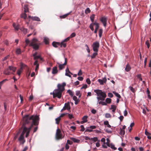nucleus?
<instances>
[{"mask_svg": "<svg viewBox=\"0 0 151 151\" xmlns=\"http://www.w3.org/2000/svg\"><path fill=\"white\" fill-rule=\"evenodd\" d=\"M39 119V116L37 115L30 116L28 115H27L23 117L22 121L23 123V130L19 139V140L21 143H24L25 141L24 135L25 134V136L26 137L28 136L33 125H37L38 124Z\"/></svg>", "mask_w": 151, "mask_h": 151, "instance_id": "obj_1", "label": "nucleus"}, {"mask_svg": "<svg viewBox=\"0 0 151 151\" xmlns=\"http://www.w3.org/2000/svg\"><path fill=\"white\" fill-rule=\"evenodd\" d=\"M94 92H95L98 96L97 98L99 101V100H104L106 96V93L100 90H95Z\"/></svg>", "mask_w": 151, "mask_h": 151, "instance_id": "obj_2", "label": "nucleus"}, {"mask_svg": "<svg viewBox=\"0 0 151 151\" xmlns=\"http://www.w3.org/2000/svg\"><path fill=\"white\" fill-rule=\"evenodd\" d=\"M39 45L38 40L35 38L31 40L29 44L30 46H32L35 50L38 49Z\"/></svg>", "mask_w": 151, "mask_h": 151, "instance_id": "obj_3", "label": "nucleus"}, {"mask_svg": "<svg viewBox=\"0 0 151 151\" xmlns=\"http://www.w3.org/2000/svg\"><path fill=\"white\" fill-rule=\"evenodd\" d=\"M64 137V135L63 134L60 130L58 129L56 130L55 138L56 140L62 139Z\"/></svg>", "mask_w": 151, "mask_h": 151, "instance_id": "obj_4", "label": "nucleus"}, {"mask_svg": "<svg viewBox=\"0 0 151 151\" xmlns=\"http://www.w3.org/2000/svg\"><path fill=\"white\" fill-rule=\"evenodd\" d=\"M62 92L60 91L59 89H57L55 90L52 93L54 98L57 97L58 98H60L61 97Z\"/></svg>", "mask_w": 151, "mask_h": 151, "instance_id": "obj_5", "label": "nucleus"}, {"mask_svg": "<svg viewBox=\"0 0 151 151\" xmlns=\"http://www.w3.org/2000/svg\"><path fill=\"white\" fill-rule=\"evenodd\" d=\"M94 25H95L96 27L94 32L95 33H96L97 31V30L98 29L99 27V24H98V23L96 22H95L94 23H92L90 24L89 26V27L90 28L91 30L93 31L94 30L93 26Z\"/></svg>", "mask_w": 151, "mask_h": 151, "instance_id": "obj_6", "label": "nucleus"}, {"mask_svg": "<svg viewBox=\"0 0 151 151\" xmlns=\"http://www.w3.org/2000/svg\"><path fill=\"white\" fill-rule=\"evenodd\" d=\"M65 62L63 64H61L62 63L61 62L60 63H57V64L58 65V67L59 70H61L65 68L64 65H65L67 63V58L64 57Z\"/></svg>", "mask_w": 151, "mask_h": 151, "instance_id": "obj_7", "label": "nucleus"}, {"mask_svg": "<svg viewBox=\"0 0 151 151\" xmlns=\"http://www.w3.org/2000/svg\"><path fill=\"white\" fill-rule=\"evenodd\" d=\"M99 46V43L98 42H94L92 45L93 50L95 52H97L98 51Z\"/></svg>", "mask_w": 151, "mask_h": 151, "instance_id": "obj_8", "label": "nucleus"}, {"mask_svg": "<svg viewBox=\"0 0 151 151\" xmlns=\"http://www.w3.org/2000/svg\"><path fill=\"white\" fill-rule=\"evenodd\" d=\"M66 85V83H63L62 84H58L57 87L58 89L60 91H63L64 90V86Z\"/></svg>", "mask_w": 151, "mask_h": 151, "instance_id": "obj_9", "label": "nucleus"}, {"mask_svg": "<svg viewBox=\"0 0 151 151\" xmlns=\"http://www.w3.org/2000/svg\"><path fill=\"white\" fill-rule=\"evenodd\" d=\"M100 20L103 24L104 26L105 27L106 24V18L105 17H102L100 18Z\"/></svg>", "mask_w": 151, "mask_h": 151, "instance_id": "obj_10", "label": "nucleus"}, {"mask_svg": "<svg viewBox=\"0 0 151 151\" xmlns=\"http://www.w3.org/2000/svg\"><path fill=\"white\" fill-rule=\"evenodd\" d=\"M98 81L100 85H104V83H106L107 79L106 77H104L102 79H99Z\"/></svg>", "mask_w": 151, "mask_h": 151, "instance_id": "obj_11", "label": "nucleus"}, {"mask_svg": "<svg viewBox=\"0 0 151 151\" xmlns=\"http://www.w3.org/2000/svg\"><path fill=\"white\" fill-rule=\"evenodd\" d=\"M28 19H32L33 20L37 21H40V18L37 17H31L30 16H29L28 17Z\"/></svg>", "mask_w": 151, "mask_h": 151, "instance_id": "obj_12", "label": "nucleus"}, {"mask_svg": "<svg viewBox=\"0 0 151 151\" xmlns=\"http://www.w3.org/2000/svg\"><path fill=\"white\" fill-rule=\"evenodd\" d=\"M70 74L73 75V74L69 71L68 68L67 67L65 69V75L71 78V76Z\"/></svg>", "mask_w": 151, "mask_h": 151, "instance_id": "obj_13", "label": "nucleus"}, {"mask_svg": "<svg viewBox=\"0 0 151 151\" xmlns=\"http://www.w3.org/2000/svg\"><path fill=\"white\" fill-rule=\"evenodd\" d=\"M10 71L9 68H6L5 69L3 73L4 74L7 75H8L11 74H13V73H11Z\"/></svg>", "mask_w": 151, "mask_h": 151, "instance_id": "obj_14", "label": "nucleus"}, {"mask_svg": "<svg viewBox=\"0 0 151 151\" xmlns=\"http://www.w3.org/2000/svg\"><path fill=\"white\" fill-rule=\"evenodd\" d=\"M37 52H35L33 55V56L34 57V59L36 60L38 58H40L41 60L42 59V58L40 57V55H37Z\"/></svg>", "mask_w": 151, "mask_h": 151, "instance_id": "obj_15", "label": "nucleus"}, {"mask_svg": "<svg viewBox=\"0 0 151 151\" xmlns=\"http://www.w3.org/2000/svg\"><path fill=\"white\" fill-rule=\"evenodd\" d=\"M64 107H65V109H67L68 110H70V106L69 102L65 103Z\"/></svg>", "mask_w": 151, "mask_h": 151, "instance_id": "obj_16", "label": "nucleus"}, {"mask_svg": "<svg viewBox=\"0 0 151 151\" xmlns=\"http://www.w3.org/2000/svg\"><path fill=\"white\" fill-rule=\"evenodd\" d=\"M116 107L115 105H111V107L110 109H112V111L113 114L115 113V111L116 110Z\"/></svg>", "mask_w": 151, "mask_h": 151, "instance_id": "obj_17", "label": "nucleus"}, {"mask_svg": "<svg viewBox=\"0 0 151 151\" xmlns=\"http://www.w3.org/2000/svg\"><path fill=\"white\" fill-rule=\"evenodd\" d=\"M87 118H88L87 116H84L82 118V119L83 120H82V121L81 122V123L83 124L84 123L87 122Z\"/></svg>", "mask_w": 151, "mask_h": 151, "instance_id": "obj_18", "label": "nucleus"}, {"mask_svg": "<svg viewBox=\"0 0 151 151\" xmlns=\"http://www.w3.org/2000/svg\"><path fill=\"white\" fill-rule=\"evenodd\" d=\"M58 70H57V67L55 66L52 68V73L53 74H56L58 72Z\"/></svg>", "mask_w": 151, "mask_h": 151, "instance_id": "obj_19", "label": "nucleus"}, {"mask_svg": "<svg viewBox=\"0 0 151 151\" xmlns=\"http://www.w3.org/2000/svg\"><path fill=\"white\" fill-rule=\"evenodd\" d=\"M13 26L14 28V29L15 30L17 31L19 29L18 25L15 23H14L13 24Z\"/></svg>", "mask_w": 151, "mask_h": 151, "instance_id": "obj_20", "label": "nucleus"}, {"mask_svg": "<svg viewBox=\"0 0 151 151\" xmlns=\"http://www.w3.org/2000/svg\"><path fill=\"white\" fill-rule=\"evenodd\" d=\"M9 68L10 70L12 71L13 72H15L16 70V68L13 66H9Z\"/></svg>", "mask_w": 151, "mask_h": 151, "instance_id": "obj_21", "label": "nucleus"}, {"mask_svg": "<svg viewBox=\"0 0 151 151\" xmlns=\"http://www.w3.org/2000/svg\"><path fill=\"white\" fill-rule=\"evenodd\" d=\"M52 45L53 47H56L58 45H60V43L58 42H53L52 43Z\"/></svg>", "mask_w": 151, "mask_h": 151, "instance_id": "obj_22", "label": "nucleus"}, {"mask_svg": "<svg viewBox=\"0 0 151 151\" xmlns=\"http://www.w3.org/2000/svg\"><path fill=\"white\" fill-rule=\"evenodd\" d=\"M34 65H36V66L35 70L36 71L39 68V64L38 63V61L37 60H35V62Z\"/></svg>", "mask_w": 151, "mask_h": 151, "instance_id": "obj_23", "label": "nucleus"}, {"mask_svg": "<svg viewBox=\"0 0 151 151\" xmlns=\"http://www.w3.org/2000/svg\"><path fill=\"white\" fill-rule=\"evenodd\" d=\"M70 139L74 142L78 143L80 142V140L74 138L72 137Z\"/></svg>", "mask_w": 151, "mask_h": 151, "instance_id": "obj_24", "label": "nucleus"}, {"mask_svg": "<svg viewBox=\"0 0 151 151\" xmlns=\"http://www.w3.org/2000/svg\"><path fill=\"white\" fill-rule=\"evenodd\" d=\"M26 13V12H24V13H22L21 15V17L22 18H23L24 19H26L27 17V16Z\"/></svg>", "mask_w": 151, "mask_h": 151, "instance_id": "obj_25", "label": "nucleus"}, {"mask_svg": "<svg viewBox=\"0 0 151 151\" xmlns=\"http://www.w3.org/2000/svg\"><path fill=\"white\" fill-rule=\"evenodd\" d=\"M131 69L130 65L128 64H127L126 66L125 70L127 72H128Z\"/></svg>", "mask_w": 151, "mask_h": 151, "instance_id": "obj_26", "label": "nucleus"}, {"mask_svg": "<svg viewBox=\"0 0 151 151\" xmlns=\"http://www.w3.org/2000/svg\"><path fill=\"white\" fill-rule=\"evenodd\" d=\"M104 124L105 125H107V127L109 128H111V125L109 124V122L107 121H105L104 122Z\"/></svg>", "mask_w": 151, "mask_h": 151, "instance_id": "obj_27", "label": "nucleus"}, {"mask_svg": "<svg viewBox=\"0 0 151 151\" xmlns=\"http://www.w3.org/2000/svg\"><path fill=\"white\" fill-rule=\"evenodd\" d=\"M125 133L124 130L122 129V128L120 129V131L119 134L121 135H124Z\"/></svg>", "mask_w": 151, "mask_h": 151, "instance_id": "obj_28", "label": "nucleus"}, {"mask_svg": "<svg viewBox=\"0 0 151 151\" xmlns=\"http://www.w3.org/2000/svg\"><path fill=\"white\" fill-rule=\"evenodd\" d=\"M44 42L46 44H48L49 43V39L47 37H45L44 39Z\"/></svg>", "mask_w": 151, "mask_h": 151, "instance_id": "obj_29", "label": "nucleus"}, {"mask_svg": "<svg viewBox=\"0 0 151 151\" xmlns=\"http://www.w3.org/2000/svg\"><path fill=\"white\" fill-rule=\"evenodd\" d=\"M7 81V79H5L3 80L2 81H1L0 82V89H1V87L2 85L4 84V83L6 81Z\"/></svg>", "mask_w": 151, "mask_h": 151, "instance_id": "obj_30", "label": "nucleus"}, {"mask_svg": "<svg viewBox=\"0 0 151 151\" xmlns=\"http://www.w3.org/2000/svg\"><path fill=\"white\" fill-rule=\"evenodd\" d=\"M24 12H27L28 11V6L27 5H24Z\"/></svg>", "mask_w": 151, "mask_h": 151, "instance_id": "obj_31", "label": "nucleus"}, {"mask_svg": "<svg viewBox=\"0 0 151 151\" xmlns=\"http://www.w3.org/2000/svg\"><path fill=\"white\" fill-rule=\"evenodd\" d=\"M64 42L62 41L61 43H60V45L61 47H65L66 46V45L65 43H64Z\"/></svg>", "mask_w": 151, "mask_h": 151, "instance_id": "obj_32", "label": "nucleus"}, {"mask_svg": "<svg viewBox=\"0 0 151 151\" xmlns=\"http://www.w3.org/2000/svg\"><path fill=\"white\" fill-rule=\"evenodd\" d=\"M99 140H98V138L97 137H94L93 138H91V141H93L94 142H96L98 141Z\"/></svg>", "mask_w": 151, "mask_h": 151, "instance_id": "obj_33", "label": "nucleus"}, {"mask_svg": "<svg viewBox=\"0 0 151 151\" xmlns=\"http://www.w3.org/2000/svg\"><path fill=\"white\" fill-rule=\"evenodd\" d=\"M61 119V118L59 116L57 118H56L55 119L56 121V123L57 124H58Z\"/></svg>", "mask_w": 151, "mask_h": 151, "instance_id": "obj_34", "label": "nucleus"}, {"mask_svg": "<svg viewBox=\"0 0 151 151\" xmlns=\"http://www.w3.org/2000/svg\"><path fill=\"white\" fill-rule=\"evenodd\" d=\"M113 93L115 95L118 97V98H120L121 96L118 93L115 92H113Z\"/></svg>", "mask_w": 151, "mask_h": 151, "instance_id": "obj_35", "label": "nucleus"}, {"mask_svg": "<svg viewBox=\"0 0 151 151\" xmlns=\"http://www.w3.org/2000/svg\"><path fill=\"white\" fill-rule=\"evenodd\" d=\"M146 92H147V95L148 98L149 99H150L151 96L150 95V92L148 88H147V89Z\"/></svg>", "mask_w": 151, "mask_h": 151, "instance_id": "obj_36", "label": "nucleus"}, {"mask_svg": "<svg viewBox=\"0 0 151 151\" xmlns=\"http://www.w3.org/2000/svg\"><path fill=\"white\" fill-rule=\"evenodd\" d=\"M106 142L105 143H106V145L107 146L110 147V141L109 138H107L106 139Z\"/></svg>", "mask_w": 151, "mask_h": 151, "instance_id": "obj_37", "label": "nucleus"}, {"mask_svg": "<svg viewBox=\"0 0 151 151\" xmlns=\"http://www.w3.org/2000/svg\"><path fill=\"white\" fill-rule=\"evenodd\" d=\"M95 17V15L94 14H92L90 17V19H91V20L92 21V22L93 23L94 19Z\"/></svg>", "mask_w": 151, "mask_h": 151, "instance_id": "obj_38", "label": "nucleus"}, {"mask_svg": "<svg viewBox=\"0 0 151 151\" xmlns=\"http://www.w3.org/2000/svg\"><path fill=\"white\" fill-rule=\"evenodd\" d=\"M22 70L20 68L17 70V74L19 76H20L21 73L22 72Z\"/></svg>", "mask_w": 151, "mask_h": 151, "instance_id": "obj_39", "label": "nucleus"}, {"mask_svg": "<svg viewBox=\"0 0 151 151\" xmlns=\"http://www.w3.org/2000/svg\"><path fill=\"white\" fill-rule=\"evenodd\" d=\"M103 32V30L101 29H99V36L100 37H101L102 36V35Z\"/></svg>", "mask_w": 151, "mask_h": 151, "instance_id": "obj_40", "label": "nucleus"}, {"mask_svg": "<svg viewBox=\"0 0 151 151\" xmlns=\"http://www.w3.org/2000/svg\"><path fill=\"white\" fill-rule=\"evenodd\" d=\"M21 50L20 49L17 48L16 50V53L17 54H20L21 53Z\"/></svg>", "mask_w": 151, "mask_h": 151, "instance_id": "obj_41", "label": "nucleus"}, {"mask_svg": "<svg viewBox=\"0 0 151 151\" xmlns=\"http://www.w3.org/2000/svg\"><path fill=\"white\" fill-rule=\"evenodd\" d=\"M76 94L77 96H78L79 98L81 97V95L80 94V91H77L76 92Z\"/></svg>", "mask_w": 151, "mask_h": 151, "instance_id": "obj_42", "label": "nucleus"}, {"mask_svg": "<svg viewBox=\"0 0 151 151\" xmlns=\"http://www.w3.org/2000/svg\"><path fill=\"white\" fill-rule=\"evenodd\" d=\"M98 54L97 52H95L92 55H91V58H93L95 57Z\"/></svg>", "mask_w": 151, "mask_h": 151, "instance_id": "obj_43", "label": "nucleus"}, {"mask_svg": "<svg viewBox=\"0 0 151 151\" xmlns=\"http://www.w3.org/2000/svg\"><path fill=\"white\" fill-rule=\"evenodd\" d=\"M106 103L110 104L111 102V99L110 98H107L106 99Z\"/></svg>", "mask_w": 151, "mask_h": 151, "instance_id": "obj_44", "label": "nucleus"}, {"mask_svg": "<svg viewBox=\"0 0 151 151\" xmlns=\"http://www.w3.org/2000/svg\"><path fill=\"white\" fill-rule=\"evenodd\" d=\"M105 117L106 118H111V116L110 114L109 113H106L105 114Z\"/></svg>", "mask_w": 151, "mask_h": 151, "instance_id": "obj_45", "label": "nucleus"}, {"mask_svg": "<svg viewBox=\"0 0 151 151\" xmlns=\"http://www.w3.org/2000/svg\"><path fill=\"white\" fill-rule=\"evenodd\" d=\"M130 91H132L133 93H134L135 92V90L134 88H133L132 87L130 86L129 87Z\"/></svg>", "mask_w": 151, "mask_h": 151, "instance_id": "obj_46", "label": "nucleus"}, {"mask_svg": "<svg viewBox=\"0 0 151 151\" xmlns=\"http://www.w3.org/2000/svg\"><path fill=\"white\" fill-rule=\"evenodd\" d=\"M26 66V65H25L23 64L22 63H20V68L23 70V68Z\"/></svg>", "mask_w": 151, "mask_h": 151, "instance_id": "obj_47", "label": "nucleus"}, {"mask_svg": "<svg viewBox=\"0 0 151 151\" xmlns=\"http://www.w3.org/2000/svg\"><path fill=\"white\" fill-rule=\"evenodd\" d=\"M91 12V11L89 8H87L85 10V13L86 14H87Z\"/></svg>", "mask_w": 151, "mask_h": 151, "instance_id": "obj_48", "label": "nucleus"}, {"mask_svg": "<svg viewBox=\"0 0 151 151\" xmlns=\"http://www.w3.org/2000/svg\"><path fill=\"white\" fill-rule=\"evenodd\" d=\"M99 104H101L102 105H107L106 103L102 101H99Z\"/></svg>", "mask_w": 151, "mask_h": 151, "instance_id": "obj_49", "label": "nucleus"}, {"mask_svg": "<svg viewBox=\"0 0 151 151\" xmlns=\"http://www.w3.org/2000/svg\"><path fill=\"white\" fill-rule=\"evenodd\" d=\"M67 114L68 115V116L69 117V118L70 119L74 118L73 115L72 114H69L67 113Z\"/></svg>", "mask_w": 151, "mask_h": 151, "instance_id": "obj_50", "label": "nucleus"}, {"mask_svg": "<svg viewBox=\"0 0 151 151\" xmlns=\"http://www.w3.org/2000/svg\"><path fill=\"white\" fill-rule=\"evenodd\" d=\"M20 29L22 31H23V33L24 34H25L27 32V29H26L22 28H21Z\"/></svg>", "mask_w": 151, "mask_h": 151, "instance_id": "obj_51", "label": "nucleus"}, {"mask_svg": "<svg viewBox=\"0 0 151 151\" xmlns=\"http://www.w3.org/2000/svg\"><path fill=\"white\" fill-rule=\"evenodd\" d=\"M145 134L146 135H147V136H149L151 135V134L148 132L146 129H145Z\"/></svg>", "mask_w": 151, "mask_h": 151, "instance_id": "obj_52", "label": "nucleus"}, {"mask_svg": "<svg viewBox=\"0 0 151 151\" xmlns=\"http://www.w3.org/2000/svg\"><path fill=\"white\" fill-rule=\"evenodd\" d=\"M83 74L82 71L81 70H80L78 73V76H81Z\"/></svg>", "mask_w": 151, "mask_h": 151, "instance_id": "obj_53", "label": "nucleus"}, {"mask_svg": "<svg viewBox=\"0 0 151 151\" xmlns=\"http://www.w3.org/2000/svg\"><path fill=\"white\" fill-rule=\"evenodd\" d=\"M145 44L147 45L148 48H149L150 47V44L149 41L148 40L146 41Z\"/></svg>", "mask_w": 151, "mask_h": 151, "instance_id": "obj_54", "label": "nucleus"}, {"mask_svg": "<svg viewBox=\"0 0 151 151\" xmlns=\"http://www.w3.org/2000/svg\"><path fill=\"white\" fill-rule=\"evenodd\" d=\"M110 147L112 149L114 150H116V148L115 147L114 145L112 144H110Z\"/></svg>", "mask_w": 151, "mask_h": 151, "instance_id": "obj_55", "label": "nucleus"}, {"mask_svg": "<svg viewBox=\"0 0 151 151\" xmlns=\"http://www.w3.org/2000/svg\"><path fill=\"white\" fill-rule=\"evenodd\" d=\"M86 82L88 84H91V81L90 79L89 78H87L86 79Z\"/></svg>", "mask_w": 151, "mask_h": 151, "instance_id": "obj_56", "label": "nucleus"}, {"mask_svg": "<svg viewBox=\"0 0 151 151\" xmlns=\"http://www.w3.org/2000/svg\"><path fill=\"white\" fill-rule=\"evenodd\" d=\"M100 142V140H99L97 143H96V146L97 147H99L100 146V144L99 143V142Z\"/></svg>", "mask_w": 151, "mask_h": 151, "instance_id": "obj_57", "label": "nucleus"}, {"mask_svg": "<svg viewBox=\"0 0 151 151\" xmlns=\"http://www.w3.org/2000/svg\"><path fill=\"white\" fill-rule=\"evenodd\" d=\"M76 34L75 33H73L71 34L70 37V38H72L76 36Z\"/></svg>", "mask_w": 151, "mask_h": 151, "instance_id": "obj_58", "label": "nucleus"}, {"mask_svg": "<svg viewBox=\"0 0 151 151\" xmlns=\"http://www.w3.org/2000/svg\"><path fill=\"white\" fill-rule=\"evenodd\" d=\"M106 143H103V144L102 145V147L103 148H107V145H106Z\"/></svg>", "mask_w": 151, "mask_h": 151, "instance_id": "obj_59", "label": "nucleus"}, {"mask_svg": "<svg viewBox=\"0 0 151 151\" xmlns=\"http://www.w3.org/2000/svg\"><path fill=\"white\" fill-rule=\"evenodd\" d=\"M9 56V55H8L7 56H6L3 59V61H4L5 60H7V59L8 58Z\"/></svg>", "mask_w": 151, "mask_h": 151, "instance_id": "obj_60", "label": "nucleus"}, {"mask_svg": "<svg viewBox=\"0 0 151 151\" xmlns=\"http://www.w3.org/2000/svg\"><path fill=\"white\" fill-rule=\"evenodd\" d=\"M108 96L109 97L111 98L113 96V94L110 93H109L108 94Z\"/></svg>", "mask_w": 151, "mask_h": 151, "instance_id": "obj_61", "label": "nucleus"}, {"mask_svg": "<svg viewBox=\"0 0 151 151\" xmlns=\"http://www.w3.org/2000/svg\"><path fill=\"white\" fill-rule=\"evenodd\" d=\"M73 99L74 101H77L78 100L76 96H73Z\"/></svg>", "mask_w": 151, "mask_h": 151, "instance_id": "obj_62", "label": "nucleus"}, {"mask_svg": "<svg viewBox=\"0 0 151 151\" xmlns=\"http://www.w3.org/2000/svg\"><path fill=\"white\" fill-rule=\"evenodd\" d=\"M78 80L80 81H82L83 79V78L81 76H79L77 78Z\"/></svg>", "mask_w": 151, "mask_h": 151, "instance_id": "obj_63", "label": "nucleus"}, {"mask_svg": "<svg viewBox=\"0 0 151 151\" xmlns=\"http://www.w3.org/2000/svg\"><path fill=\"white\" fill-rule=\"evenodd\" d=\"M81 130L82 131H83L85 130V129L83 125H81Z\"/></svg>", "mask_w": 151, "mask_h": 151, "instance_id": "obj_64", "label": "nucleus"}]
</instances>
